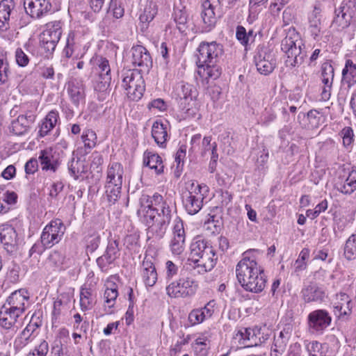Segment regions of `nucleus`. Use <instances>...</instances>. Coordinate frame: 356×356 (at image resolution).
Wrapping results in <instances>:
<instances>
[{"label": "nucleus", "instance_id": "393cba45", "mask_svg": "<svg viewBox=\"0 0 356 356\" xmlns=\"http://www.w3.org/2000/svg\"><path fill=\"white\" fill-rule=\"evenodd\" d=\"M301 294L302 299L307 303L322 302L327 296L324 286L316 283H311L303 287Z\"/></svg>", "mask_w": 356, "mask_h": 356}, {"label": "nucleus", "instance_id": "37998d69", "mask_svg": "<svg viewBox=\"0 0 356 356\" xmlns=\"http://www.w3.org/2000/svg\"><path fill=\"white\" fill-rule=\"evenodd\" d=\"M68 170L70 175L76 179L87 173L88 167L84 160L72 158L68 163Z\"/></svg>", "mask_w": 356, "mask_h": 356}, {"label": "nucleus", "instance_id": "3c124183", "mask_svg": "<svg viewBox=\"0 0 356 356\" xmlns=\"http://www.w3.org/2000/svg\"><path fill=\"white\" fill-rule=\"evenodd\" d=\"M35 339L29 332L24 329L16 337L13 342V347L15 351H20Z\"/></svg>", "mask_w": 356, "mask_h": 356}, {"label": "nucleus", "instance_id": "774afa93", "mask_svg": "<svg viewBox=\"0 0 356 356\" xmlns=\"http://www.w3.org/2000/svg\"><path fill=\"white\" fill-rule=\"evenodd\" d=\"M16 63L19 67H26L29 63V56L22 48H17L15 52Z\"/></svg>", "mask_w": 356, "mask_h": 356}, {"label": "nucleus", "instance_id": "13d9d810", "mask_svg": "<svg viewBox=\"0 0 356 356\" xmlns=\"http://www.w3.org/2000/svg\"><path fill=\"white\" fill-rule=\"evenodd\" d=\"M42 319L40 312H35L24 330L35 338L37 330L42 326Z\"/></svg>", "mask_w": 356, "mask_h": 356}, {"label": "nucleus", "instance_id": "f3484780", "mask_svg": "<svg viewBox=\"0 0 356 356\" xmlns=\"http://www.w3.org/2000/svg\"><path fill=\"white\" fill-rule=\"evenodd\" d=\"M334 78V70L330 61L323 63L321 67V81L323 84L321 99L327 101L332 93V84Z\"/></svg>", "mask_w": 356, "mask_h": 356}, {"label": "nucleus", "instance_id": "5701e85b", "mask_svg": "<svg viewBox=\"0 0 356 356\" xmlns=\"http://www.w3.org/2000/svg\"><path fill=\"white\" fill-rule=\"evenodd\" d=\"M335 188L344 194H351L356 190V170L343 171L335 181Z\"/></svg>", "mask_w": 356, "mask_h": 356}, {"label": "nucleus", "instance_id": "f704fd0d", "mask_svg": "<svg viewBox=\"0 0 356 356\" xmlns=\"http://www.w3.org/2000/svg\"><path fill=\"white\" fill-rule=\"evenodd\" d=\"M257 334H259V330L255 328H240L235 335V339L247 346H257L259 339H257Z\"/></svg>", "mask_w": 356, "mask_h": 356}, {"label": "nucleus", "instance_id": "a19ab883", "mask_svg": "<svg viewBox=\"0 0 356 356\" xmlns=\"http://www.w3.org/2000/svg\"><path fill=\"white\" fill-rule=\"evenodd\" d=\"M197 67L198 74L207 83L210 79L216 80L221 74V68L217 65V63H208L202 66L197 65Z\"/></svg>", "mask_w": 356, "mask_h": 356}, {"label": "nucleus", "instance_id": "864d4df0", "mask_svg": "<svg viewBox=\"0 0 356 356\" xmlns=\"http://www.w3.org/2000/svg\"><path fill=\"white\" fill-rule=\"evenodd\" d=\"M179 266L170 260H168L164 265L163 274L168 284L175 280V277L178 275Z\"/></svg>", "mask_w": 356, "mask_h": 356}, {"label": "nucleus", "instance_id": "4c0bfd02", "mask_svg": "<svg viewBox=\"0 0 356 356\" xmlns=\"http://www.w3.org/2000/svg\"><path fill=\"white\" fill-rule=\"evenodd\" d=\"M152 136L156 143L161 147H165L167 140L169 138L167 124L163 123L161 120H156L152 127Z\"/></svg>", "mask_w": 356, "mask_h": 356}, {"label": "nucleus", "instance_id": "c03bdc74", "mask_svg": "<svg viewBox=\"0 0 356 356\" xmlns=\"http://www.w3.org/2000/svg\"><path fill=\"white\" fill-rule=\"evenodd\" d=\"M216 10L202 8L201 18L202 20V29L205 32L210 31L216 24Z\"/></svg>", "mask_w": 356, "mask_h": 356}, {"label": "nucleus", "instance_id": "58836bf2", "mask_svg": "<svg viewBox=\"0 0 356 356\" xmlns=\"http://www.w3.org/2000/svg\"><path fill=\"white\" fill-rule=\"evenodd\" d=\"M289 339V334L284 330L275 335L270 356H281L286 350Z\"/></svg>", "mask_w": 356, "mask_h": 356}, {"label": "nucleus", "instance_id": "338daca9", "mask_svg": "<svg viewBox=\"0 0 356 356\" xmlns=\"http://www.w3.org/2000/svg\"><path fill=\"white\" fill-rule=\"evenodd\" d=\"M211 335L209 332H204L199 334L195 340L193 348L195 352L198 351L200 346L209 347Z\"/></svg>", "mask_w": 356, "mask_h": 356}, {"label": "nucleus", "instance_id": "4be33fe9", "mask_svg": "<svg viewBox=\"0 0 356 356\" xmlns=\"http://www.w3.org/2000/svg\"><path fill=\"white\" fill-rule=\"evenodd\" d=\"M17 16L16 3L14 0L0 1V29L6 31L10 28V21Z\"/></svg>", "mask_w": 356, "mask_h": 356}, {"label": "nucleus", "instance_id": "e433bc0d", "mask_svg": "<svg viewBox=\"0 0 356 356\" xmlns=\"http://www.w3.org/2000/svg\"><path fill=\"white\" fill-rule=\"evenodd\" d=\"M321 13V8L316 5L308 16L309 31L315 40L319 37L321 32L322 21Z\"/></svg>", "mask_w": 356, "mask_h": 356}, {"label": "nucleus", "instance_id": "0e129e2a", "mask_svg": "<svg viewBox=\"0 0 356 356\" xmlns=\"http://www.w3.org/2000/svg\"><path fill=\"white\" fill-rule=\"evenodd\" d=\"M81 36L79 31L70 32L67 39V54L68 56H72L74 49L76 47V44L81 42Z\"/></svg>", "mask_w": 356, "mask_h": 356}, {"label": "nucleus", "instance_id": "9d476101", "mask_svg": "<svg viewBox=\"0 0 356 356\" xmlns=\"http://www.w3.org/2000/svg\"><path fill=\"white\" fill-rule=\"evenodd\" d=\"M62 35V23L60 21H54L46 24L45 29L40 35V45L47 52L54 51L57 43Z\"/></svg>", "mask_w": 356, "mask_h": 356}, {"label": "nucleus", "instance_id": "c85d7f7f", "mask_svg": "<svg viewBox=\"0 0 356 356\" xmlns=\"http://www.w3.org/2000/svg\"><path fill=\"white\" fill-rule=\"evenodd\" d=\"M170 222L160 219L153 218L147 229V241L156 242L163 238L166 233Z\"/></svg>", "mask_w": 356, "mask_h": 356}, {"label": "nucleus", "instance_id": "7c9ffc66", "mask_svg": "<svg viewBox=\"0 0 356 356\" xmlns=\"http://www.w3.org/2000/svg\"><path fill=\"white\" fill-rule=\"evenodd\" d=\"M266 282V276L264 274L263 268L261 267L259 269V271H257V273L252 275L245 282V284L241 285V286L246 291L259 293L265 289Z\"/></svg>", "mask_w": 356, "mask_h": 356}, {"label": "nucleus", "instance_id": "e2e57ef3", "mask_svg": "<svg viewBox=\"0 0 356 356\" xmlns=\"http://www.w3.org/2000/svg\"><path fill=\"white\" fill-rule=\"evenodd\" d=\"M344 256L348 260L356 258V234H352L347 239L344 247Z\"/></svg>", "mask_w": 356, "mask_h": 356}, {"label": "nucleus", "instance_id": "cd10ccee", "mask_svg": "<svg viewBox=\"0 0 356 356\" xmlns=\"http://www.w3.org/2000/svg\"><path fill=\"white\" fill-rule=\"evenodd\" d=\"M67 93L71 102L76 107L85 100V87L81 81L71 79L67 83Z\"/></svg>", "mask_w": 356, "mask_h": 356}, {"label": "nucleus", "instance_id": "8fccbe9b", "mask_svg": "<svg viewBox=\"0 0 356 356\" xmlns=\"http://www.w3.org/2000/svg\"><path fill=\"white\" fill-rule=\"evenodd\" d=\"M339 10L351 22H356V0H343Z\"/></svg>", "mask_w": 356, "mask_h": 356}, {"label": "nucleus", "instance_id": "dca6fc26", "mask_svg": "<svg viewBox=\"0 0 356 356\" xmlns=\"http://www.w3.org/2000/svg\"><path fill=\"white\" fill-rule=\"evenodd\" d=\"M0 241L7 252L12 254L18 249L19 238L15 228L9 224L0 225Z\"/></svg>", "mask_w": 356, "mask_h": 356}, {"label": "nucleus", "instance_id": "2f4dec72", "mask_svg": "<svg viewBox=\"0 0 356 356\" xmlns=\"http://www.w3.org/2000/svg\"><path fill=\"white\" fill-rule=\"evenodd\" d=\"M140 204L137 213L146 224H149L156 214V209L154 208L150 195L143 194L140 198Z\"/></svg>", "mask_w": 356, "mask_h": 356}, {"label": "nucleus", "instance_id": "4d7b16f0", "mask_svg": "<svg viewBox=\"0 0 356 356\" xmlns=\"http://www.w3.org/2000/svg\"><path fill=\"white\" fill-rule=\"evenodd\" d=\"M350 23H352L351 21L343 13H340L339 9L335 10V16L332 22V27L340 31L348 27Z\"/></svg>", "mask_w": 356, "mask_h": 356}, {"label": "nucleus", "instance_id": "39448f33", "mask_svg": "<svg viewBox=\"0 0 356 356\" xmlns=\"http://www.w3.org/2000/svg\"><path fill=\"white\" fill-rule=\"evenodd\" d=\"M122 86L126 90L127 97L138 101L143 95L145 86V81L140 71L138 70H126L122 72Z\"/></svg>", "mask_w": 356, "mask_h": 356}, {"label": "nucleus", "instance_id": "b1692460", "mask_svg": "<svg viewBox=\"0 0 356 356\" xmlns=\"http://www.w3.org/2000/svg\"><path fill=\"white\" fill-rule=\"evenodd\" d=\"M24 6L29 15L38 19L48 13L51 6L49 0H24Z\"/></svg>", "mask_w": 356, "mask_h": 356}, {"label": "nucleus", "instance_id": "f8f14e48", "mask_svg": "<svg viewBox=\"0 0 356 356\" xmlns=\"http://www.w3.org/2000/svg\"><path fill=\"white\" fill-rule=\"evenodd\" d=\"M169 246L170 252L175 256L182 254L185 250L186 233L184 222L179 216H176L173 220L172 238Z\"/></svg>", "mask_w": 356, "mask_h": 356}, {"label": "nucleus", "instance_id": "052dcab7", "mask_svg": "<svg viewBox=\"0 0 356 356\" xmlns=\"http://www.w3.org/2000/svg\"><path fill=\"white\" fill-rule=\"evenodd\" d=\"M69 302L62 298H57L54 302L52 311V321H56L61 314H63L69 308Z\"/></svg>", "mask_w": 356, "mask_h": 356}, {"label": "nucleus", "instance_id": "bb28decb", "mask_svg": "<svg viewBox=\"0 0 356 356\" xmlns=\"http://www.w3.org/2000/svg\"><path fill=\"white\" fill-rule=\"evenodd\" d=\"M154 259L145 255L141 265L142 277L146 286H153L158 280V274L154 266Z\"/></svg>", "mask_w": 356, "mask_h": 356}, {"label": "nucleus", "instance_id": "a211bd4d", "mask_svg": "<svg viewBox=\"0 0 356 356\" xmlns=\"http://www.w3.org/2000/svg\"><path fill=\"white\" fill-rule=\"evenodd\" d=\"M216 309L214 300L209 301L204 307L192 309L188 316L191 325H197L212 317Z\"/></svg>", "mask_w": 356, "mask_h": 356}, {"label": "nucleus", "instance_id": "c756f323", "mask_svg": "<svg viewBox=\"0 0 356 356\" xmlns=\"http://www.w3.org/2000/svg\"><path fill=\"white\" fill-rule=\"evenodd\" d=\"M22 315L2 307L0 312V326L5 330L16 332L22 325Z\"/></svg>", "mask_w": 356, "mask_h": 356}, {"label": "nucleus", "instance_id": "f03ea898", "mask_svg": "<svg viewBox=\"0 0 356 356\" xmlns=\"http://www.w3.org/2000/svg\"><path fill=\"white\" fill-rule=\"evenodd\" d=\"M281 49L287 55L286 65L296 67L300 65L307 56L303 40L294 30L289 31L282 40Z\"/></svg>", "mask_w": 356, "mask_h": 356}, {"label": "nucleus", "instance_id": "7ed1b4c3", "mask_svg": "<svg viewBox=\"0 0 356 356\" xmlns=\"http://www.w3.org/2000/svg\"><path fill=\"white\" fill-rule=\"evenodd\" d=\"M207 192L208 187L206 185L194 181L187 184L186 190L182 192L181 198L183 206L188 214L195 215L201 210Z\"/></svg>", "mask_w": 356, "mask_h": 356}, {"label": "nucleus", "instance_id": "09e8293b", "mask_svg": "<svg viewBox=\"0 0 356 356\" xmlns=\"http://www.w3.org/2000/svg\"><path fill=\"white\" fill-rule=\"evenodd\" d=\"M307 350L309 356H330L327 354L329 346L327 343H321L314 341L307 345Z\"/></svg>", "mask_w": 356, "mask_h": 356}, {"label": "nucleus", "instance_id": "a18cd8bd", "mask_svg": "<svg viewBox=\"0 0 356 356\" xmlns=\"http://www.w3.org/2000/svg\"><path fill=\"white\" fill-rule=\"evenodd\" d=\"M342 81L350 87L356 83V65L348 60L342 70Z\"/></svg>", "mask_w": 356, "mask_h": 356}, {"label": "nucleus", "instance_id": "69168bd1", "mask_svg": "<svg viewBox=\"0 0 356 356\" xmlns=\"http://www.w3.org/2000/svg\"><path fill=\"white\" fill-rule=\"evenodd\" d=\"M309 257V250L307 248H303L299 254L298 258L294 264L295 270L300 272L307 267L306 260Z\"/></svg>", "mask_w": 356, "mask_h": 356}, {"label": "nucleus", "instance_id": "72a5a7b5", "mask_svg": "<svg viewBox=\"0 0 356 356\" xmlns=\"http://www.w3.org/2000/svg\"><path fill=\"white\" fill-rule=\"evenodd\" d=\"M60 120L59 113L56 110H51L38 124V136L43 138L56 126Z\"/></svg>", "mask_w": 356, "mask_h": 356}, {"label": "nucleus", "instance_id": "5fc2aeb1", "mask_svg": "<svg viewBox=\"0 0 356 356\" xmlns=\"http://www.w3.org/2000/svg\"><path fill=\"white\" fill-rule=\"evenodd\" d=\"M38 159L42 165L43 170H51L55 172L57 169L56 164L52 161V156L51 153L47 150H42L40 153Z\"/></svg>", "mask_w": 356, "mask_h": 356}, {"label": "nucleus", "instance_id": "bf43d9fd", "mask_svg": "<svg viewBox=\"0 0 356 356\" xmlns=\"http://www.w3.org/2000/svg\"><path fill=\"white\" fill-rule=\"evenodd\" d=\"M81 140L84 145L85 149L90 151L97 145V134L92 129H86L82 133Z\"/></svg>", "mask_w": 356, "mask_h": 356}, {"label": "nucleus", "instance_id": "9b49d317", "mask_svg": "<svg viewBox=\"0 0 356 356\" xmlns=\"http://www.w3.org/2000/svg\"><path fill=\"white\" fill-rule=\"evenodd\" d=\"M120 257L119 242L115 239H110L104 254L97 259L96 262L101 271L107 273L117 266Z\"/></svg>", "mask_w": 356, "mask_h": 356}, {"label": "nucleus", "instance_id": "423d86ee", "mask_svg": "<svg viewBox=\"0 0 356 356\" xmlns=\"http://www.w3.org/2000/svg\"><path fill=\"white\" fill-rule=\"evenodd\" d=\"M20 109L22 113L17 119L12 121L9 127L10 132L16 136H22L28 133L36 119L34 105L23 104L20 106Z\"/></svg>", "mask_w": 356, "mask_h": 356}, {"label": "nucleus", "instance_id": "49530a36", "mask_svg": "<svg viewBox=\"0 0 356 356\" xmlns=\"http://www.w3.org/2000/svg\"><path fill=\"white\" fill-rule=\"evenodd\" d=\"M212 248L213 246L209 242L201 237L194 238L191 244V259L197 258L206 252V249Z\"/></svg>", "mask_w": 356, "mask_h": 356}, {"label": "nucleus", "instance_id": "aec40b11", "mask_svg": "<svg viewBox=\"0 0 356 356\" xmlns=\"http://www.w3.org/2000/svg\"><path fill=\"white\" fill-rule=\"evenodd\" d=\"M218 257L215 252L213 248L206 249V252H203L200 257L195 259H191V261L194 263L195 268L200 274L205 273L211 270L216 264Z\"/></svg>", "mask_w": 356, "mask_h": 356}, {"label": "nucleus", "instance_id": "412c9836", "mask_svg": "<svg viewBox=\"0 0 356 356\" xmlns=\"http://www.w3.org/2000/svg\"><path fill=\"white\" fill-rule=\"evenodd\" d=\"M93 70L99 74L104 86H108L111 80V67L107 58L101 56H93L90 61Z\"/></svg>", "mask_w": 356, "mask_h": 356}, {"label": "nucleus", "instance_id": "0eeeda50", "mask_svg": "<svg viewBox=\"0 0 356 356\" xmlns=\"http://www.w3.org/2000/svg\"><path fill=\"white\" fill-rule=\"evenodd\" d=\"M254 251L248 250L243 254V258L236 266V277L241 286L245 284L252 275L257 273L261 268L253 255Z\"/></svg>", "mask_w": 356, "mask_h": 356}, {"label": "nucleus", "instance_id": "f257e3e1", "mask_svg": "<svg viewBox=\"0 0 356 356\" xmlns=\"http://www.w3.org/2000/svg\"><path fill=\"white\" fill-rule=\"evenodd\" d=\"M124 170L123 165L118 162L108 164L106 171L104 184L105 196L110 204H114L120 197Z\"/></svg>", "mask_w": 356, "mask_h": 356}, {"label": "nucleus", "instance_id": "a878e982", "mask_svg": "<svg viewBox=\"0 0 356 356\" xmlns=\"http://www.w3.org/2000/svg\"><path fill=\"white\" fill-rule=\"evenodd\" d=\"M69 267V259L60 250L51 251L45 261V268L48 271H61Z\"/></svg>", "mask_w": 356, "mask_h": 356}, {"label": "nucleus", "instance_id": "79ce46f5", "mask_svg": "<svg viewBox=\"0 0 356 356\" xmlns=\"http://www.w3.org/2000/svg\"><path fill=\"white\" fill-rule=\"evenodd\" d=\"M185 104H178L179 111L181 117L184 119L192 118L195 117L197 114L199 106L197 102V98L189 99L187 101H184Z\"/></svg>", "mask_w": 356, "mask_h": 356}, {"label": "nucleus", "instance_id": "c9c22d12", "mask_svg": "<svg viewBox=\"0 0 356 356\" xmlns=\"http://www.w3.org/2000/svg\"><path fill=\"white\" fill-rule=\"evenodd\" d=\"M143 165L153 170L157 175H162L164 172V165L161 157L148 150L143 154Z\"/></svg>", "mask_w": 356, "mask_h": 356}, {"label": "nucleus", "instance_id": "ea45409f", "mask_svg": "<svg viewBox=\"0 0 356 356\" xmlns=\"http://www.w3.org/2000/svg\"><path fill=\"white\" fill-rule=\"evenodd\" d=\"M177 101L178 104L184 105V101L197 98V90L191 84L183 83L176 88Z\"/></svg>", "mask_w": 356, "mask_h": 356}, {"label": "nucleus", "instance_id": "473e14b6", "mask_svg": "<svg viewBox=\"0 0 356 356\" xmlns=\"http://www.w3.org/2000/svg\"><path fill=\"white\" fill-rule=\"evenodd\" d=\"M79 297V305L83 312L92 309L96 303L95 293L91 284H85L81 287Z\"/></svg>", "mask_w": 356, "mask_h": 356}, {"label": "nucleus", "instance_id": "de8ad7c7", "mask_svg": "<svg viewBox=\"0 0 356 356\" xmlns=\"http://www.w3.org/2000/svg\"><path fill=\"white\" fill-rule=\"evenodd\" d=\"M257 33L253 30H250L247 32L245 29L242 26H238L236 27V39L242 45L245 47V48L254 42Z\"/></svg>", "mask_w": 356, "mask_h": 356}, {"label": "nucleus", "instance_id": "20e7f679", "mask_svg": "<svg viewBox=\"0 0 356 356\" xmlns=\"http://www.w3.org/2000/svg\"><path fill=\"white\" fill-rule=\"evenodd\" d=\"M199 288L198 282L191 276L181 274L165 286L166 294L171 298H187L193 296Z\"/></svg>", "mask_w": 356, "mask_h": 356}, {"label": "nucleus", "instance_id": "6e6552de", "mask_svg": "<svg viewBox=\"0 0 356 356\" xmlns=\"http://www.w3.org/2000/svg\"><path fill=\"white\" fill-rule=\"evenodd\" d=\"M223 53L222 44L216 41L202 42L197 48V65L202 66L208 63H217Z\"/></svg>", "mask_w": 356, "mask_h": 356}, {"label": "nucleus", "instance_id": "680f3d73", "mask_svg": "<svg viewBox=\"0 0 356 356\" xmlns=\"http://www.w3.org/2000/svg\"><path fill=\"white\" fill-rule=\"evenodd\" d=\"M173 207V204L171 202L166 201L165 202H163V204L161 206V212L158 213L156 209V212L157 213L156 218L170 222L174 212Z\"/></svg>", "mask_w": 356, "mask_h": 356}, {"label": "nucleus", "instance_id": "603ef678", "mask_svg": "<svg viewBox=\"0 0 356 356\" xmlns=\"http://www.w3.org/2000/svg\"><path fill=\"white\" fill-rule=\"evenodd\" d=\"M124 245L128 250L138 252L140 247L139 232L134 230L127 234L124 239Z\"/></svg>", "mask_w": 356, "mask_h": 356}, {"label": "nucleus", "instance_id": "6e6d98bb", "mask_svg": "<svg viewBox=\"0 0 356 356\" xmlns=\"http://www.w3.org/2000/svg\"><path fill=\"white\" fill-rule=\"evenodd\" d=\"M101 241L100 235L96 232L88 234L84 238L85 248L87 252L92 253L99 247Z\"/></svg>", "mask_w": 356, "mask_h": 356}, {"label": "nucleus", "instance_id": "2eb2a0df", "mask_svg": "<svg viewBox=\"0 0 356 356\" xmlns=\"http://www.w3.org/2000/svg\"><path fill=\"white\" fill-rule=\"evenodd\" d=\"M29 298L27 290L24 289L16 290L7 298L3 307L7 310L9 309L22 316L29 305Z\"/></svg>", "mask_w": 356, "mask_h": 356}, {"label": "nucleus", "instance_id": "ddd939ff", "mask_svg": "<svg viewBox=\"0 0 356 356\" xmlns=\"http://www.w3.org/2000/svg\"><path fill=\"white\" fill-rule=\"evenodd\" d=\"M332 317L325 309H316L307 316V326L310 332L321 334L331 324Z\"/></svg>", "mask_w": 356, "mask_h": 356}, {"label": "nucleus", "instance_id": "4468645a", "mask_svg": "<svg viewBox=\"0 0 356 356\" xmlns=\"http://www.w3.org/2000/svg\"><path fill=\"white\" fill-rule=\"evenodd\" d=\"M257 71L264 75L270 74L275 67L276 60L274 54L268 47H259L254 56Z\"/></svg>", "mask_w": 356, "mask_h": 356}, {"label": "nucleus", "instance_id": "1a4fd4ad", "mask_svg": "<svg viewBox=\"0 0 356 356\" xmlns=\"http://www.w3.org/2000/svg\"><path fill=\"white\" fill-rule=\"evenodd\" d=\"M65 226L60 219L52 220L42 230L41 243L46 248H51L58 243L65 232Z\"/></svg>", "mask_w": 356, "mask_h": 356}, {"label": "nucleus", "instance_id": "6ab92c4d", "mask_svg": "<svg viewBox=\"0 0 356 356\" xmlns=\"http://www.w3.org/2000/svg\"><path fill=\"white\" fill-rule=\"evenodd\" d=\"M131 63L140 71L148 72L152 66V60L148 51L141 45L134 46L131 49Z\"/></svg>", "mask_w": 356, "mask_h": 356}]
</instances>
